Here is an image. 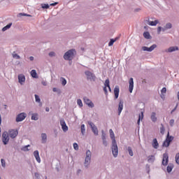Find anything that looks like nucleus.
Returning a JSON list of instances; mask_svg holds the SVG:
<instances>
[{
	"mask_svg": "<svg viewBox=\"0 0 179 179\" xmlns=\"http://www.w3.org/2000/svg\"><path fill=\"white\" fill-rule=\"evenodd\" d=\"M29 59L31 61H34V57H33V56L29 57Z\"/></svg>",
	"mask_w": 179,
	"mask_h": 179,
	"instance_id": "680f3d73",
	"label": "nucleus"
},
{
	"mask_svg": "<svg viewBox=\"0 0 179 179\" xmlns=\"http://www.w3.org/2000/svg\"><path fill=\"white\" fill-rule=\"evenodd\" d=\"M88 124L90 127L93 134H94L96 135V136H97V135H99V129H97V127H96L94 123H93L92 122H88Z\"/></svg>",
	"mask_w": 179,
	"mask_h": 179,
	"instance_id": "423d86ee",
	"label": "nucleus"
},
{
	"mask_svg": "<svg viewBox=\"0 0 179 179\" xmlns=\"http://www.w3.org/2000/svg\"><path fill=\"white\" fill-rule=\"evenodd\" d=\"M123 108H124V101L120 100L118 106V115H121V113H122Z\"/></svg>",
	"mask_w": 179,
	"mask_h": 179,
	"instance_id": "a211bd4d",
	"label": "nucleus"
},
{
	"mask_svg": "<svg viewBox=\"0 0 179 179\" xmlns=\"http://www.w3.org/2000/svg\"><path fill=\"white\" fill-rule=\"evenodd\" d=\"M0 133H1V127H0Z\"/></svg>",
	"mask_w": 179,
	"mask_h": 179,
	"instance_id": "774afa93",
	"label": "nucleus"
},
{
	"mask_svg": "<svg viewBox=\"0 0 179 179\" xmlns=\"http://www.w3.org/2000/svg\"><path fill=\"white\" fill-rule=\"evenodd\" d=\"M55 52H49V57H55Z\"/></svg>",
	"mask_w": 179,
	"mask_h": 179,
	"instance_id": "4d7b16f0",
	"label": "nucleus"
},
{
	"mask_svg": "<svg viewBox=\"0 0 179 179\" xmlns=\"http://www.w3.org/2000/svg\"><path fill=\"white\" fill-rule=\"evenodd\" d=\"M31 120L34 121L38 120V115L37 113H33L31 115Z\"/></svg>",
	"mask_w": 179,
	"mask_h": 179,
	"instance_id": "c756f323",
	"label": "nucleus"
},
{
	"mask_svg": "<svg viewBox=\"0 0 179 179\" xmlns=\"http://www.w3.org/2000/svg\"><path fill=\"white\" fill-rule=\"evenodd\" d=\"M155 158L154 155L149 156L148 159V163H153L155 162Z\"/></svg>",
	"mask_w": 179,
	"mask_h": 179,
	"instance_id": "72a5a7b5",
	"label": "nucleus"
},
{
	"mask_svg": "<svg viewBox=\"0 0 179 179\" xmlns=\"http://www.w3.org/2000/svg\"><path fill=\"white\" fill-rule=\"evenodd\" d=\"M84 103L88 106V107H90V108H93L94 107V103L87 96L83 97Z\"/></svg>",
	"mask_w": 179,
	"mask_h": 179,
	"instance_id": "9d476101",
	"label": "nucleus"
},
{
	"mask_svg": "<svg viewBox=\"0 0 179 179\" xmlns=\"http://www.w3.org/2000/svg\"><path fill=\"white\" fill-rule=\"evenodd\" d=\"M2 142L3 145H8L9 142V134L7 131H4L2 134Z\"/></svg>",
	"mask_w": 179,
	"mask_h": 179,
	"instance_id": "0eeeda50",
	"label": "nucleus"
},
{
	"mask_svg": "<svg viewBox=\"0 0 179 179\" xmlns=\"http://www.w3.org/2000/svg\"><path fill=\"white\" fill-rule=\"evenodd\" d=\"M60 125L62 127V129L63 130V132H66L68 131V126L65 122V120L64 119L60 120Z\"/></svg>",
	"mask_w": 179,
	"mask_h": 179,
	"instance_id": "ddd939ff",
	"label": "nucleus"
},
{
	"mask_svg": "<svg viewBox=\"0 0 179 179\" xmlns=\"http://www.w3.org/2000/svg\"><path fill=\"white\" fill-rule=\"evenodd\" d=\"M80 173H82V170L81 169L77 170V174H80Z\"/></svg>",
	"mask_w": 179,
	"mask_h": 179,
	"instance_id": "e2e57ef3",
	"label": "nucleus"
},
{
	"mask_svg": "<svg viewBox=\"0 0 179 179\" xmlns=\"http://www.w3.org/2000/svg\"><path fill=\"white\" fill-rule=\"evenodd\" d=\"M18 82L20 85H24V82H26V76L24 74H19L18 75Z\"/></svg>",
	"mask_w": 179,
	"mask_h": 179,
	"instance_id": "4468645a",
	"label": "nucleus"
},
{
	"mask_svg": "<svg viewBox=\"0 0 179 179\" xmlns=\"http://www.w3.org/2000/svg\"><path fill=\"white\" fill-rule=\"evenodd\" d=\"M150 120L152 122H157V117L156 116V112H152L150 115Z\"/></svg>",
	"mask_w": 179,
	"mask_h": 179,
	"instance_id": "4be33fe9",
	"label": "nucleus"
},
{
	"mask_svg": "<svg viewBox=\"0 0 179 179\" xmlns=\"http://www.w3.org/2000/svg\"><path fill=\"white\" fill-rule=\"evenodd\" d=\"M45 179H47V176H45Z\"/></svg>",
	"mask_w": 179,
	"mask_h": 179,
	"instance_id": "338daca9",
	"label": "nucleus"
},
{
	"mask_svg": "<svg viewBox=\"0 0 179 179\" xmlns=\"http://www.w3.org/2000/svg\"><path fill=\"white\" fill-rule=\"evenodd\" d=\"M20 16H27L28 17H31V15L26 14L24 13H20L19 14Z\"/></svg>",
	"mask_w": 179,
	"mask_h": 179,
	"instance_id": "de8ad7c7",
	"label": "nucleus"
},
{
	"mask_svg": "<svg viewBox=\"0 0 179 179\" xmlns=\"http://www.w3.org/2000/svg\"><path fill=\"white\" fill-rule=\"evenodd\" d=\"M162 31H163V27H158V28H157V34H160V33L162 32Z\"/></svg>",
	"mask_w": 179,
	"mask_h": 179,
	"instance_id": "8fccbe9b",
	"label": "nucleus"
},
{
	"mask_svg": "<svg viewBox=\"0 0 179 179\" xmlns=\"http://www.w3.org/2000/svg\"><path fill=\"white\" fill-rule=\"evenodd\" d=\"M143 37L147 40L150 39V34L148 31H145L143 33Z\"/></svg>",
	"mask_w": 179,
	"mask_h": 179,
	"instance_id": "473e14b6",
	"label": "nucleus"
},
{
	"mask_svg": "<svg viewBox=\"0 0 179 179\" xmlns=\"http://www.w3.org/2000/svg\"><path fill=\"white\" fill-rule=\"evenodd\" d=\"M2 124V117L0 115V125Z\"/></svg>",
	"mask_w": 179,
	"mask_h": 179,
	"instance_id": "0e129e2a",
	"label": "nucleus"
},
{
	"mask_svg": "<svg viewBox=\"0 0 179 179\" xmlns=\"http://www.w3.org/2000/svg\"><path fill=\"white\" fill-rule=\"evenodd\" d=\"M12 27V22L9 23L2 29V31H6V30H8V29H10Z\"/></svg>",
	"mask_w": 179,
	"mask_h": 179,
	"instance_id": "2f4dec72",
	"label": "nucleus"
},
{
	"mask_svg": "<svg viewBox=\"0 0 179 179\" xmlns=\"http://www.w3.org/2000/svg\"><path fill=\"white\" fill-rule=\"evenodd\" d=\"M85 132H86V128L85 127V124L81 125V133L83 135H85Z\"/></svg>",
	"mask_w": 179,
	"mask_h": 179,
	"instance_id": "79ce46f5",
	"label": "nucleus"
},
{
	"mask_svg": "<svg viewBox=\"0 0 179 179\" xmlns=\"http://www.w3.org/2000/svg\"><path fill=\"white\" fill-rule=\"evenodd\" d=\"M176 162L177 164H179V153L176 154Z\"/></svg>",
	"mask_w": 179,
	"mask_h": 179,
	"instance_id": "09e8293b",
	"label": "nucleus"
},
{
	"mask_svg": "<svg viewBox=\"0 0 179 179\" xmlns=\"http://www.w3.org/2000/svg\"><path fill=\"white\" fill-rule=\"evenodd\" d=\"M31 76H32L34 79H37L38 78L37 76V71H36V70H31Z\"/></svg>",
	"mask_w": 179,
	"mask_h": 179,
	"instance_id": "cd10ccee",
	"label": "nucleus"
},
{
	"mask_svg": "<svg viewBox=\"0 0 179 179\" xmlns=\"http://www.w3.org/2000/svg\"><path fill=\"white\" fill-rule=\"evenodd\" d=\"M60 81L62 82V86H65V85H66V79L64 77L60 78Z\"/></svg>",
	"mask_w": 179,
	"mask_h": 179,
	"instance_id": "58836bf2",
	"label": "nucleus"
},
{
	"mask_svg": "<svg viewBox=\"0 0 179 179\" xmlns=\"http://www.w3.org/2000/svg\"><path fill=\"white\" fill-rule=\"evenodd\" d=\"M141 120H143V112H141V114L138 115V119L137 121L138 125L141 124Z\"/></svg>",
	"mask_w": 179,
	"mask_h": 179,
	"instance_id": "7c9ffc66",
	"label": "nucleus"
},
{
	"mask_svg": "<svg viewBox=\"0 0 179 179\" xmlns=\"http://www.w3.org/2000/svg\"><path fill=\"white\" fill-rule=\"evenodd\" d=\"M178 107V103H176L175 108L171 111V114H173V113H174V111L177 110Z\"/></svg>",
	"mask_w": 179,
	"mask_h": 179,
	"instance_id": "603ef678",
	"label": "nucleus"
},
{
	"mask_svg": "<svg viewBox=\"0 0 179 179\" xmlns=\"http://www.w3.org/2000/svg\"><path fill=\"white\" fill-rule=\"evenodd\" d=\"M127 151L129 152V156H134V151H132V148H131V147H128L127 148Z\"/></svg>",
	"mask_w": 179,
	"mask_h": 179,
	"instance_id": "e433bc0d",
	"label": "nucleus"
},
{
	"mask_svg": "<svg viewBox=\"0 0 179 179\" xmlns=\"http://www.w3.org/2000/svg\"><path fill=\"white\" fill-rule=\"evenodd\" d=\"M52 91L55 92L61 93V90H57V87H54V88L52 89Z\"/></svg>",
	"mask_w": 179,
	"mask_h": 179,
	"instance_id": "6e6d98bb",
	"label": "nucleus"
},
{
	"mask_svg": "<svg viewBox=\"0 0 179 179\" xmlns=\"http://www.w3.org/2000/svg\"><path fill=\"white\" fill-rule=\"evenodd\" d=\"M174 51H178V47L172 46L168 48L167 52H174Z\"/></svg>",
	"mask_w": 179,
	"mask_h": 179,
	"instance_id": "bb28decb",
	"label": "nucleus"
},
{
	"mask_svg": "<svg viewBox=\"0 0 179 179\" xmlns=\"http://www.w3.org/2000/svg\"><path fill=\"white\" fill-rule=\"evenodd\" d=\"M164 131H165L164 127L162 126V127L160 128V132H161V134H162V135L164 134Z\"/></svg>",
	"mask_w": 179,
	"mask_h": 179,
	"instance_id": "864d4df0",
	"label": "nucleus"
},
{
	"mask_svg": "<svg viewBox=\"0 0 179 179\" xmlns=\"http://www.w3.org/2000/svg\"><path fill=\"white\" fill-rule=\"evenodd\" d=\"M73 149L74 150H79V145H78V143H73Z\"/></svg>",
	"mask_w": 179,
	"mask_h": 179,
	"instance_id": "a18cd8bd",
	"label": "nucleus"
},
{
	"mask_svg": "<svg viewBox=\"0 0 179 179\" xmlns=\"http://www.w3.org/2000/svg\"><path fill=\"white\" fill-rule=\"evenodd\" d=\"M41 143H47V134L45 133L41 134Z\"/></svg>",
	"mask_w": 179,
	"mask_h": 179,
	"instance_id": "5701e85b",
	"label": "nucleus"
},
{
	"mask_svg": "<svg viewBox=\"0 0 179 179\" xmlns=\"http://www.w3.org/2000/svg\"><path fill=\"white\" fill-rule=\"evenodd\" d=\"M34 96H35V101L36 103H38L39 107H42L43 103H41V99H40V96L37 94H35Z\"/></svg>",
	"mask_w": 179,
	"mask_h": 179,
	"instance_id": "b1692460",
	"label": "nucleus"
},
{
	"mask_svg": "<svg viewBox=\"0 0 179 179\" xmlns=\"http://www.w3.org/2000/svg\"><path fill=\"white\" fill-rule=\"evenodd\" d=\"M12 55L13 58H15V59H20V56L15 52H13Z\"/></svg>",
	"mask_w": 179,
	"mask_h": 179,
	"instance_id": "c9c22d12",
	"label": "nucleus"
},
{
	"mask_svg": "<svg viewBox=\"0 0 179 179\" xmlns=\"http://www.w3.org/2000/svg\"><path fill=\"white\" fill-rule=\"evenodd\" d=\"M77 104L79 107H83V103H82V99H79L77 100Z\"/></svg>",
	"mask_w": 179,
	"mask_h": 179,
	"instance_id": "c03bdc74",
	"label": "nucleus"
},
{
	"mask_svg": "<svg viewBox=\"0 0 179 179\" xmlns=\"http://www.w3.org/2000/svg\"><path fill=\"white\" fill-rule=\"evenodd\" d=\"M85 74L86 75L87 79L89 80H91V82H95L96 81V76L94 73L90 72V71H87L85 72Z\"/></svg>",
	"mask_w": 179,
	"mask_h": 179,
	"instance_id": "39448f33",
	"label": "nucleus"
},
{
	"mask_svg": "<svg viewBox=\"0 0 179 179\" xmlns=\"http://www.w3.org/2000/svg\"><path fill=\"white\" fill-rule=\"evenodd\" d=\"M102 143H103V146H105V147L108 146V142H107V139L102 140Z\"/></svg>",
	"mask_w": 179,
	"mask_h": 179,
	"instance_id": "49530a36",
	"label": "nucleus"
},
{
	"mask_svg": "<svg viewBox=\"0 0 179 179\" xmlns=\"http://www.w3.org/2000/svg\"><path fill=\"white\" fill-rule=\"evenodd\" d=\"M174 140V136H170V132H168L166 140L164 141L162 146L165 148H169L170 146V143L173 142Z\"/></svg>",
	"mask_w": 179,
	"mask_h": 179,
	"instance_id": "7ed1b4c3",
	"label": "nucleus"
},
{
	"mask_svg": "<svg viewBox=\"0 0 179 179\" xmlns=\"http://www.w3.org/2000/svg\"><path fill=\"white\" fill-rule=\"evenodd\" d=\"M41 84H42L43 86H47V81H45V80H42Z\"/></svg>",
	"mask_w": 179,
	"mask_h": 179,
	"instance_id": "bf43d9fd",
	"label": "nucleus"
},
{
	"mask_svg": "<svg viewBox=\"0 0 179 179\" xmlns=\"http://www.w3.org/2000/svg\"><path fill=\"white\" fill-rule=\"evenodd\" d=\"M174 122H175V121H174L173 119L169 121V125H170V127H174Z\"/></svg>",
	"mask_w": 179,
	"mask_h": 179,
	"instance_id": "3c124183",
	"label": "nucleus"
},
{
	"mask_svg": "<svg viewBox=\"0 0 179 179\" xmlns=\"http://www.w3.org/2000/svg\"><path fill=\"white\" fill-rule=\"evenodd\" d=\"M129 93H132L133 90H134V78H130L129 80Z\"/></svg>",
	"mask_w": 179,
	"mask_h": 179,
	"instance_id": "dca6fc26",
	"label": "nucleus"
},
{
	"mask_svg": "<svg viewBox=\"0 0 179 179\" xmlns=\"http://www.w3.org/2000/svg\"><path fill=\"white\" fill-rule=\"evenodd\" d=\"M19 132L17 131V130H15V129H10L8 131V135L10 136V138H12V139H15V138H16L18 135Z\"/></svg>",
	"mask_w": 179,
	"mask_h": 179,
	"instance_id": "9b49d317",
	"label": "nucleus"
},
{
	"mask_svg": "<svg viewBox=\"0 0 179 179\" xmlns=\"http://www.w3.org/2000/svg\"><path fill=\"white\" fill-rule=\"evenodd\" d=\"M173 27V24L170 22L166 24V25L162 28V31H166Z\"/></svg>",
	"mask_w": 179,
	"mask_h": 179,
	"instance_id": "412c9836",
	"label": "nucleus"
},
{
	"mask_svg": "<svg viewBox=\"0 0 179 179\" xmlns=\"http://www.w3.org/2000/svg\"><path fill=\"white\" fill-rule=\"evenodd\" d=\"M152 145L154 148V149H158L159 148V143L157 142V138L153 139Z\"/></svg>",
	"mask_w": 179,
	"mask_h": 179,
	"instance_id": "393cba45",
	"label": "nucleus"
},
{
	"mask_svg": "<svg viewBox=\"0 0 179 179\" xmlns=\"http://www.w3.org/2000/svg\"><path fill=\"white\" fill-rule=\"evenodd\" d=\"M107 87L109 89V92H111V87H110V80L106 79L105 80L104 87H103V92L105 94H108V91H107Z\"/></svg>",
	"mask_w": 179,
	"mask_h": 179,
	"instance_id": "6e6552de",
	"label": "nucleus"
},
{
	"mask_svg": "<svg viewBox=\"0 0 179 179\" xmlns=\"http://www.w3.org/2000/svg\"><path fill=\"white\" fill-rule=\"evenodd\" d=\"M75 54H76L75 49L69 50L64 53L63 58L65 61H72L73 57H75Z\"/></svg>",
	"mask_w": 179,
	"mask_h": 179,
	"instance_id": "f257e3e1",
	"label": "nucleus"
},
{
	"mask_svg": "<svg viewBox=\"0 0 179 179\" xmlns=\"http://www.w3.org/2000/svg\"><path fill=\"white\" fill-rule=\"evenodd\" d=\"M109 133H110V139H112V143H117V141H115V134H114V131H113L112 129L109 130Z\"/></svg>",
	"mask_w": 179,
	"mask_h": 179,
	"instance_id": "6ab92c4d",
	"label": "nucleus"
},
{
	"mask_svg": "<svg viewBox=\"0 0 179 179\" xmlns=\"http://www.w3.org/2000/svg\"><path fill=\"white\" fill-rule=\"evenodd\" d=\"M167 164H169V154L164 153L162 159V165L167 166Z\"/></svg>",
	"mask_w": 179,
	"mask_h": 179,
	"instance_id": "2eb2a0df",
	"label": "nucleus"
},
{
	"mask_svg": "<svg viewBox=\"0 0 179 179\" xmlns=\"http://www.w3.org/2000/svg\"><path fill=\"white\" fill-rule=\"evenodd\" d=\"M92 162V152L90 150L86 151V156L84 162V166L85 169H89L90 163Z\"/></svg>",
	"mask_w": 179,
	"mask_h": 179,
	"instance_id": "f03ea898",
	"label": "nucleus"
},
{
	"mask_svg": "<svg viewBox=\"0 0 179 179\" xmlns=\"http://www.w3.org/2000/svg\"><path fill=\"white\" fill-rule=\"evenodd\" d=\"M26 113H21L17 115L15 121L16 122H22V121H23L26 118Z\"/></svg>",
	"mask_w": 179,
	"mask_h": 179,
	"instance_id": "1a4fd4ad",
	"label": "nucleus"
},
{
	"mask_svg": "<svg viewBox=\"0 0 179 179\" xmlns=\"http://www.w3.org/2000/svg\"><path fill=\"white\" fill-rule=\"evenodd\" d=\"M56 5H58V2H55V3H50V6H55Z\"/></svg>",
	"mask_w": 179,
	"mask_h": 179,
	"instance_id": "052dcab7",
	"label": "nucleus"
},
{
	"mask_svg": "<svg viewBox=\"0 0 179 179\" xmlns=\"http://www.w3.org/2000/svg\"><path fill=\"white\" fill-rule=\"evenodd\" d=\"M45 111H47V112L48 113V111H50V108H45Z\"/></svg>",
	"mask_w": 179,
	"mask_h": 179,
	"instance_id": "69168bd1",
	"label": "nucleus"
},
{
	"mask_svg": "<svg viewBox=\"0 0 179 179\" xmlns=\"http://www.w3.org/2000/svg\"><path fill=\"white\" fill-rule=\"evenodd\" d=\"M29 148H30V145H25L22 147V150H23V152H29Z\"/></svg>",
	"mask_w": 179,
	"mask_h": 179,
	"instance_id": "a19ab883",
	"label": "nucleus"
},
{
	"mask_svg": "<svg viewBox=\"0 0 179 179\" xmlns=\"http://www.w3.org/2000/svg\"><path fill=\"white\" fill-rule=\"evenodd\" d=\"M101 139L102 141L107 139V135L106 134V132H104V130L101 131Z\"/></svg>",
	"mask_w": 179,
	"mask_h": 179,
	"instance_id": "4c0bfd02",
	"label": "nucleus"
},
{
	"mask_svg": "<svg viewBox=\"0 0 179 179\" xmlns=\"http://www.w3.org/2000/svg\"><path fill=\"white\" fill-rule=\"evenodd\" d=\"M167 92V89L166 87H163L161 90L162 94H164V93H166Z\"/></svg>",
	"mask_w": 179,
	"mask_h": 179,
	"instance_id": "5fc2aeb1",
	"label": "nucleus"
},
{
	"mask_svg": "<svg viewBox=\"0 0 179 179\" xmlns=\"http://www.w3.org/2000/svg\"><path fill=\"white\" fill-rule=\"evenodd\" d=\"M117 41V38L115 39H110V42L108 43V46L111 47V45H113L114 43Z\"/></svg>",
	"mask_w": 179,
	"mask_h": 179,
	"instance_id": "ea45409f",
	"label": "nucleus"
},
{
	"mask_svg": "<svg viewBox=\"0 0 179 179\" xmlns=\"http://www.w3.org/2000/svg\"><path fill=\"white\" fill-rule=\"evenodd\" d=\"M157 45L153 44L150 48L146 47V46H143L142 50H143V51H147L148 52H152V51H153V50H155V48H157Z\"/></svg>",
	"mask_w": 179,
	"mask_h": 179,
	"instance_id": "f8f14e48",
	"label": "nucleus"
},
{
	"mask_svg": "<svg viewBox=\"0 0 179 179\" xmlns=\"http://www.w3.org/2000/svg\"><path fill=\"white\" fill-rule=\"evenodd\" d=\"M1 163L2 167H3V169H5L6 167V162L5 161V159H1Z\"/></svg>",
	"mask_w": 179,
	"mask_h": 179,
	"instance_id": "37998d69",
	"label": "nucleus"
},
{
	"mask_svg": "<svg viewBox=\"0 0 179 179\" xmlns=\"http://www.w3.org/2000/svg\"><path fill=\"white\" fill-rule=\"evenodd\" d=\"M41 6L42 9H50V5L48 3H42Z\"/></svg>",
	"mask_w": 179,
	"mask_h": 179,
	"instance_id": "f704fd0d",
	"label": "nucleus"
},
{
	"mask_svg": "<svg viewBox=\"0 0 179 179\" xmlns=\"http://www.w3.org/2000/svg\"><path fill=\"white\" fill-rule=\"evenodd\" d=\"M34 156L38 163H41V159H40V153L38 150H35L34 152Z\"/></svg>",
	"mask_w": 179,
	"mask_h": 179,
	"instance_id": "f3484780",
	"label": "nucleus"
},
{
	"mask_svg": "<svg viewBox=\"0 0 179 179\" xmlns=\"http://www.w3.org/2000/svg\"><path fill=\"white\" fill-rule=\"evenodd\" d=\"M174 169V164H169V165L166 167V171L167 173H170L171 171H173V169Z\"/></svg>",
	"mask_w": 179,
	"mask_h": 179,
	"instance_id": "a878e982",
	"label": "nucleus"
},
{
	"mask_svg": "<svg viewBox=\"0 0 179 179\" xmlns=\"http://www.w3.org/2000/svg\"><path fill=\"white\" fill-rule=\"evenodd\" d=\"M34 176L36 177V178H40V174L38 173H35Z\"/></svg>",
	"mask_w": 179,
	"mask_h": 179,
	"instance_id": "13d9d810",
	"label": "nucleus"
},
{
	"mask_svg": "<svg viewBox=\"0 0 179 179\" xmlns=\"http://www.w3.org/2000/svg\"><path fill=\"white\" fill-rule=\"evenodd\" d=\"M112 153L113 157H117L118 156V145H117V143H112Z\"/></svg>",
	"mask_w": 179,
	"mask_h": 179,
	"instance_id": "20e7f679",
	"label": "nucleus"
},
{
	"mask_svg": "<svg viewBox=\"0 0 179 179\" xmlns=\"http://www.w3.org/2000/svg\"><path fill=\"white\" fill-rule=\"evenodd\" d=\"M159 24V20H156L155 21H149L148 24L150 26H157Z\"/></svg>",
	"mask_w": 179,
	"mask_h": 179,
	"instance_id": "c85d7f7f",
	"label": "nucleus"
},
{
	"mask_svg": "<svg viewBox=\"0 0 179 179\" xmlns=\"http://www.w3.org/2000/svg\"><path fill=\"white\" fill-rule=\"evenodd\" d=\"M114 94L115 99H118V96H120V87H118V85L115 86L114 88Z\"/></svg>",
	"mask_w": 179,
	"mask_h": 179,
	"instance_id": "aec40b11",
	"label": "nucleus"
}]
</instances>
